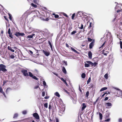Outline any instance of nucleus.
<instances>
[{
    "mask_svg": "<svg viewBox=\"0 0 122 122\" xmlns=\"http://www.w3.org/2000/svg\"><path fill=\"white\" fill-rule=\"evenodd\" d=\"M86 62L87 63H85V66L86 67H89L90 66V65H91L92 67H95L97 64V63L96 62H95L93 63L92 62L90 61H87Z\"/></svg>",
    "mask_w": 122,
    "mask_h": 122,
    "instance_id": "f257e3e1",
    "label": "nucleus"
},
{
    "mask_svg": "<svg viewBox=\"0 0 122 122\" xmlns=\"http://www.w3.org/2000/svg\"><path fill=\"white\" fill-rule=\"evenodd\" d=\"M6 66L4 65L1 64H0V72L1 71L4 72H5L7 71V70L6 69Z\"/></svg>",
    "mask_w": 122,
    "mask_h": 122,
    "instance_id": "f03ea898",
    "label": "nucleus"
},
{
    "mask_svg": "<svg viewBox=\"0 0 122 122\" xmlns=\"http://www.w3.org/2000/svg\"><path fill=\"white\" fill-rule=\"evenodd\" d=\"M21 72L25 76H28V73L26 70L23 69L21 70Z\"/></svg>",
    "mask_w": 122,
    "mask_h": 122,
    "instance_id": "7ed1b4c3",
    "label": "nucleus"
},
{
    "mask_svg": "<svg viewBox=\"0 0 122 122\" xmlns=\"http://www.w3.org/2000/svg\"><path fill=\"white\" fill-rule=\"evenodd\" d=\"M33 115L36 119L40 120V117L37 113H34L33 114Z\"/></svg>",
    "mask_w": 122,
    "mask_h": 122,
    "instance_id": "20e7f679",
    "label": "nucleus"
},
{
    "mask_svg": "<svg viewBox=\"0 0 122 122\" xmlns=\"http://www.w3.org/2000/svg\"><path fill=\"white\" fill-rule=\"evenodd\" d=\"M35 74H34L33 75L32 74V73L30 72H29L28 75V76L29 75V76H35V75H36V76H38V72L37 71H35Z\"/></svg>",
    "mask_w": 122,
    "mask_h": 122,
    "instance_id": "39448f33",
    "label": "nucleus"
},
{
    "mask_svg": "<svg viewBox=\"0 0 122 122\" xmlns=\"http://www.w3.org/2000/svg\"><path fill=\"white\" fill-rule=\"evenodd\" d=\"M8 33L9 34V36L11 39H13V36L12 35V33L11 32L10 29V28L8 29Z\"/></svg>",
    "mask_w": 122,
    "mask_h": 122,
    "instance_id": "423d86ee",
    "label": "nucleus"
},
{
    "mask_svg": "<svg viewBox=\"0 0 122 122\" xmlns=\"http://www.w3.org/2000/svg\"><path fill=\"white\" fill-rule=\"evenodd\" d=\"M43 52L44 54L47 56H48L50 54V52L49 51H47L43 50Z\"/></svg>",
    "mask_w": 122,
    "mask_h": 122,
    "instance_id": "0eeeda50",
    "label": "nucleus"
},
{
    "mask_svg": "<svg viewBox=\"0 0 122 122\" xmlns=\"http://www.w3.org/2000/svg\"><path fill=\"white\" fill-rule=\"evenodd\" d=\"M60 78L61 79V80L63 81L64 82V83L65 84L66 86H68V85L66 82V80H65V78Z\"/></svg>",
    "mask_w": 122,
    "mask_h": 122,
    "instance_id": "6e6552de",
    "label": "nucleus"
},
{
    "mask_svg": "<svg viewBox=\"0 0 122 122\" xmlns=\"http://www.w3.org/2000/svg\"><path fill=\"white\" fill-rule=\"evenodd\" d=\"M0 92L1 93H2L5 97H6L5 93L4 92H3V89L2 87H0Z\"/></svg>",
    "mask_w": 122,
    "mask_h": 122,
    "instance_id": "1a4fd4ad",
    "label": "nucleus"
},
{
    "mask_svg": "<svg viewBox=\"0 0 122 122\" xmlns=\"http://www.w3.org/2000/svg\"><path fill=\"white\" fill-rule=\"evenodd\" d=\"M94 42L93 41H92L89 45V48L90 49H92L94 45Z\"/></svg>",
    "mask_w": 122,
    "mask_h": 122,
    "instance_id": "9d476101",
    "label": "nucleus"
},
{
    "mask_svg": "<svg viewBox=\"0 0 122 122\" xmlns=\"http://www.w3.org/2000/svg\"><path fill=\"white\" fill-rule=\"evenodd\" d=\"M88 56L90 59H91L92 56V53L91 51H89L88 53Z\"/></svg>",
    "mask_w": 122,
    "mask_h": 122,
    "instance_id": "9b49d317",
    "label": "nucleus"
},
{
    "mask_svg": "<svg viewBox=\"0 0 122 122\" xmlns=\"http://www.w3.org/2000/svg\"><path fill=\"white\" fill-rule=\"evenodd\" d=\"M82 110H83L86 107V104L85 103H83L82 104Z\"/></svg>",
    "mask_w": 122,
    "mask_h": 122,
    "instance_id": "f8f14e48",
    "label": "nucleus"
},
{
    "mask_svg": "<svg viewBox=\"0 0 122 122\" xmlns=\"http://www.w3.org/2000/svg\"><path fill=\"white\" fill-rule=\"evenodd\" d=\"M71 49L73 51L75 52L76 53L79 54V53L75 49L73 48L72 47H71Z\"/></svg>",
    "mask_w": 122,
    "mask_h": 122,
    "instance_id": "ddd939ff",
    "label": "nucleus"
},
{
    "mask_svg": "<svg viewBox=\"0 0 122 122\" xmlns=\"http://www.w3.org/2000/svg\"><path fill=\"white\" fill-rule=\"evenodd\" d=\"M62 71L65 74L66 73V71L65 68L64 67H63L62 69Z\"/></svg>",
    "mask_w": 122,
    "mask_h": 122,
    "instance_id": "4468645a",
    "label": "nucleus"
},
{
    "mask_svg": "<svg viewBox=\"0 0 122 122\" xmlns=\"http://www.w3.org/2000/svg\"><path fill=\"white\" fill-rule=\"evenodd\" d=\"M7 48L9 50H10L12 52H14L15 51L14 50L12 49L11 47L10 46H8L7 47Z\"/></svg>",
    "mask_w": 122,
    "mask_h": 122,
    "instance_id": "2eb2a0df",
    "label": "nucleus"
},
{
    "mask_svg": "<svg viewBox=\"0 0 122 122\" xmlns=\"http://www.w3.org/2000/svg\"><path fill=\"white\" fill-rule=\"evenodd\" d=\"M35 34H33L31 35H28L27 36V38H32L33 36H34Z\"/></svg>",
    "mask_w": 122,
    "mask_h": 122,
    "instance_id": "dca6fc26",
    "label": "nucleus"
},
{
    "mask_svg": "<svg viewBox=\"0 0 122 122\" xmlns=\"http://www.w3.org/2000/svg\"><path fill=\"white\" fill-rule=\"evenodd\" d=\"M14 53H13L12 54L9 56V57L10 59H13L15 58V56L14 55Z\"/></svg>",
    "mask_w": 122,
    "mask_h": 122,
    "instance_id": "f3484780",
    "label": "nucleus"
},
{
    "mask_svg": "<svg viewBox=\"0 0 122 122\" xmlns=\"http://www.w3.org/2000/svg\"><path fill=\"white\" fill-rule=\"evenodd\" d=\"M11 90H12L11 89L10 87L7 88L6 90V93H8Z\"/></svg>",
    "mask_w": 122,
    "mask_h": 122,
    "instance_id": "a211bd4d",
    "label": "nucleus"
},
{
    "mask_svg": "<svg viewBox=\"0 0 122 122\" xmlns=\"http://www.w3.org/2000/svg\"><path fill=\"white\" fill-rule=\"evenodd\" d=\"M92 23V22H90V25L88 27L89 29H90L91 27H92V26L93 25Z\"/></svg>",
    "mask_w": 122,
    "mask_h": 122,
    "instance_id": "6ab92c4d",
    "label": "nucleus"
},
{
    "mask_svg": "<svg viewBox=\"0 0 122 122\" xmlns=\"http://www.w3.org/2000/svg\"><path fill=\"white\" fill-rule=\"evenodd\" d=\"M48 43L49 44V45L50 46L51 50H53L52 46V44H51V42L50 41H48Z\"/></svg>",
    "mask_w": 122,
    "mask_h": 122,
    "instance_id": "aec40b11",
    "label": "nucleus"
},
{
    "mask_svg": "<svg viewBox=\"0 0 122 122\" xmlns=\"http://www.w3.org/2000/svg\"><path fill=\"white\" fill-rule=\"evenodd\" d=\"M20 32H16L15 33L14 35L16 36L17 37H18L20 36Z\"/></svg>",
    "mask_w": 122,
    "mask_h": 122,
    "instance_id": "412c9836",
    "label": "nucleus"
},
{
    "mask_svg": "<svg viewBox=\"0 0 122 122\" xmlns=\"http://www.w3.org/2000/svg\"><path fill=\"white\" fill-rule=\"evenodd\" d=\"M107 88L106 87L102 88L100 90V91L101 92L107 89Z\"/></svg>",
    "mask_w": 122,
    "mask_h": 122,
    "instance_id": "4be33fe9",
    "label": "nucleus"
},
{
    "mask_svg": "<svg viewBox=\"0 0 122 122\" xmlns=\"http://www.w3.org/2000/svg\"><path fill=\"white\" fill-rule=\"evenodd\" d=\"M55 95L56 96L59 97H60V95L59 93L58 92H56L55 93Z\"/></svg>",
    "mask_w": 122,
    "mask_h": 122,
    "instance_id": "5701e85b",
    "label": "nucleus"
},
{
    "mask_svg": "<svg viewBox=\"0 0 122 122\" xmlns=\"http://www.w3.org/2000/svg\"><path fill=\"white\" fill-rule=\"evenodd\" d=\"M52 104V103L51 102H50L49 103V109L50 110L51 109V107Z\"/></svg>",
    "mask_w": 122,
    "mask_h": 122,
    "instance_id": "b1692460",
    "label": "nucleus"
},
{
    "mask_svg": "<svg viewBox=\"0 0 122 122\" xmlns=\"http://www.w3.org/2000/svg\"><path fill=\"white\" fill-rule=\"evenodd\" d=\"M106 104L107 105V106L108 107L111 106H112V104L109 102L107 103H106Z\"/></svg>",
    "mask_w": 122,
    "mask_h": 122,
    "instance_id": "393cba45",
    "label": "nucleus"
},
{
    "mask_svg": "<svg viewBox=\"0 0 122 122\" xmlns=\"http://www.w3.org/2000/svg\"><path fill=\"white\" fill-rule=\"evenodd\" d=\"M43 82V84L44 85V86L46 87H47V86L46 85L45 81H44Z\"/></svg>",
    "mask_w": 122,
    "mask_h": 122,
    "instance_id": "a878e982",
    "label": "nucleus"
},
{
    "mask_svg": "<svg viewBox=\"0 0 122 122\" xmlns=\"http://www.w3.org/2000/svg\"><path fill=\"white\" fill-rule=\"evenodd\" d=\"M99 114L100 116V120H102V113H99Z\"/></svg>",
    "mask_w": 122,
    "mask_h": 122,
    "instance_id": "bb28decb",
    "label": "nucleus"
},
{
    "mask_svg": "<svg viewBox=\"0 0 122 122\" xmlns=\"http://www.w3.org/2000/svg\"><path fill=\"white\" fill-rule=\"evenodd\" d=\"M31 4V5L34 7L36 8L37 7V5L34 4L33 3H32Z\"/></svg>",
    "mask_w": 122,
    "mask_h": 122,
    "instance_id": "cd10ccee",
    "label": "nucleus"
},
{
    "mask_svg": "<svg viewBox=\"0 0 122 122\" xmlns=\"http://www.w3.org/2000/svg\"><path fill=\"white\" fill-rule=\"evenodd\" d=\"M119 44L120 46V48L121 49H122V42L121 41H120Z\"/></svg>",
    "mask_w": 122,
    "mask_h": 122,
    "instance_id": "c85d7f7f",
    "label": "nucleus"
},
{
    "mask_svg": "<svg viewBox=\"0 0 122 122\" xmlns=\"http://www.w3.org/2000/svg\"><path fill=\"white\" fill-rule=\"evenodd\" d=\"M18 116V114L17 113H15L14 114V116L13 117V118H16Z\"/></svg>",
    "mask_w": 122,
    "mask_h": 122,
    "instance_id": "c756f323",
    "label": "nucleus"
},
{
    "mask_svg": "<svg viewBox=\"0 0 122 122\" xmlns=\"http://www.w3.org/2000/svg\"><path fill=\"white\" fill-rule=\"evenodd\" d=\"M105 42H106V41H105V42H104V43H103L102 44V45L99 48L100 49H101V48L102 49L103 48V47L105 43Z\"/></svg>",
    "mask_w": 122,
    "mask_h": 122,
    "instance_id": "7c9ffc66",
    "label": "nucleus"
},
{
    "mask_svg": "<svg viewBox=\"0 0 122 122\" xmlns=\"http://www.w3.org/2000/svg\"><path fill=\"white\" fill-rule=\"evenodd\" d=\"M27 112L26 110H24L22 112V114L24 115H25L27 113Z\"/></svg>",
    "mask_w": 122,
    "mask_h": 122,
    "instance_id": "2f4dec72",
    "label": "nucleus"
},
{
    "mask_svg": "<svg viewBox=\"0 0 122 122\" xmlns=\"http://www.w3.org/2000/svg\"><path fill=\"white\" fill-rule=\"evenodd\" d=\"M91 80V78L90 77L87 81V84H88L90 82Z\"/></svg>",
    "mask_w": 122,
    "mask_h": 122,
    "instance_id": "473e14b6",
    "label": "nucleus"
},
{
    "mask_svg": "<svg viewBox=\"0 0 122 122\" xmlns=\"http://www.w3.org/2000/svg\"><path fill=\"white\" fill-rule=\"evenodd\" d=\"M50 19V18L49 17L47 18H46L45 19H43L42 20H45L46 21H48Z\"/></svg>",
    "mask_w": 122,
    "mask_h": 122,
    "instance_id": "72a5a7b5",
    "label": "nucleus"
},
{
    "mask_svg": "<svg viewBox=\"0 0 122 122\" xmlns=\"http://www.w3.org/2000/svg\"><path fill=\"white\" fill-rule=\"evenodd\" d=\"M89 91H87L86 92V96L87 97H88L89 94Z\"/></svg>",
    "mask_w": 122,
    "mask_h": 122,
    "instance_id": "f704fd0d",
    "label": "nucleus"
},
{
    "mask_svg": "<svg viewBox=\"0 0 122 122\" xmlns=\"http://www.w3.org/2000/svg\"><path fill=\"white\" fill-rule=\"evenodd\" d=\"M77 32L76 31H73L71 33V35H73L75 33H76Z\"/></svg>",
    "mask_w": 122,
    "mask_h": 122,
    "instance_id": "c9c22d12",
    "label": "nucleus"
},
{
    "mask_svg": "<svg viewBox=\"0 0 122 122\" xmlns=\"http://www.w3.org/2000/svg\"><path fill=\"white\" fill-rule=\"evenodd\" d=\"M44 106L46 108L48 107V104L47 103H45L44 105Z\"/></svg>",
    "mask_w": 122,
    "mask_h": 122,
    "instance_id": "e433bc0d",
    "label": "nucleus"
},
{
    "mask_svg": "<svg viewBox=\"0 0 122 122\" xmlns=\"http://www.w3.org/2000/svg\"><path fill=\"white\" fill-rule=\"evenodd\" d=\"M75 14L74 13L72 16L71 19L72 20H73L74 19V17L75 16Z\"/></svg>",
    "mask_w": 122,
    "mask_h": 122,
    "instance_id": "4c0bfd02",
    "label": "nucleus"
},
{
    "mask_svg": "<svg viewBox=\"0 0 122 122\" xmlns=\"http://www.w3.org/2000/svg\"><path fill=\"white\" fill-rule=\"evenodd\" d=\"M9 18L10 20L12 21V16H11V15L10 14H9Z\"/></svg>",
    "mask_w": 122,
    "mask_h": 122,
    "instance_id": "58836bf2",
    "label": "nucleus"
},
{
    "mask_svg": "<svg viewBox=\"0 0 122 122\" xmlns=\"http://www.w3.org/2000/svg\"><path fill=\"white\" fill-rule=\"evenodd\" d=\"M63 62L65 64L66 66H67V61H63Z\"/></svg>",
    "mask_w": 122,
    "mask_h": 122,
    "instance_id": "ea45409f",
    "label": "nucleus"
},
{
    "mask_svg": "<svg viewBox=\"0 0 122 122\" xmlns=\"http://www.w3.org/2000/svg\"><path fill=\"white\" fill-rule=\"evenodd\" d=\"M20 36H23L25 35V34L24 33H20Z\"/></svg>",
    "mask_w": 122,
    "mask_h": 122,
    "instance_id": "a19ab883",
    "label": "nucleus"
},
{
    "mask_svg": "<svg viewBox=\"0 0 122 122\" xmlns=\"http://www.w3.org/2000/svg\"><path fill=\"white\" fill-rule=\"evenodd\" d=\"M93 32V29H92V30H91L89 32H88V34H90V33H92Z\"/></svg>",
    "mask_w": 122,
    "mask_h": 122,
    "instance_id": "79ce46f5",
    "label": "nucleus"
},
{
    "mask_svg": "<svg viewBox=\"0 0 122 122\" xmlns=\"http://www.w3.org/2000/svg\"><path fill=\"white\" fill-rule=\"evenodd\" d=\"M32 78L36 80H38V78L36 77H32Z\"/></svg>",
    "mask_w": 122,
    "mask_h": 122,
    "instance_id": "37998d69",
    "label": "nucleus"
},
{
    "mask_svg": "<svg viewBox=\"0 0 122 122\" xmlns=\"http://www.w3.org/2000/svg\"><path fill=\"white\" fill-rule=\"evenodd\" d=\"M88 41H90V42L92 40V39L91 38H88Z\"/></svg>",
    "mask_w": 122,
    "mask_h": 122,
    "instance_id": "c03bdc74",
    "label": "nucleus"
},
{
    "mask_svg": "<svg viewBox=\"0 0 122 122\" xmlns=\"http://www.w3.org/2000/svg\"><path fill=\"white\" fill-rule=\"evenodd\" d=\"M83 25L82 24H81V26L80 27V29H83Z\"/></svg>",
    "mask_w": 122,
    "mask_h": 122,
    "instance_id": "a18cd8bd",
    "label": "nucleus"
},
{
    "mask_svg": "<svg viewBox=\"0 0 122 122\" xmlns=\"http://www.w3.org/2000/svg\"><path fill=\"white\" fill-rule=\"evenodd\" d=\"M38 0H33V2L35 4H37Z\"/></svg>",
    "mask_w": 122,
    "mask_h": 122,
    "instance_id": "49530a36",
    "label": "nucleus"
},
{
    "mask_svg": "<svg viewBox=\"0 0 122 122\" xmlns=\"http://www.w3.org/2000/svg\"><path fill=\"white\" fill-rule=\"evenodd\" d=\"M59 17V16L58 15L56 14L55 15V17L56 18H58Z\"/></svg>",
    "mask_w": 122,
    "mask_h": 122,
    "instance_id": "de8ad7c7",
    "label": "nucleus"
},
{
    "mask_svg": "<svg viewBox=\"0 0 122 122\" xmlns=\"http://www.w3.org/2000/svg\"><path fill=\"white\" fill-rule=\"evenodd\" d=\"M64 91L66 92L67 94H69V93L67 92L66 90H65V89H64Z\"/></svg>",
    "mask_w": 122,
    "mask_h": 122,
    "instance_id": "09e8293b",
    "label": "nucleus"
},
{
    "mask_svg": "<svg viewBox=\"0 0 122 122\" xmlns=\"http://www.w3.org/2000/svg\"><path fill=\"white\" fill-rule=\"evenodd\" d=\"M45 92H42V96L43 97H44L45 96Z\"/></svg>",
    "mask_w": 122,
    "mask_h": 122,
    "instance_id": "8fccbe9b",
    "label": "nucleus"
},
{
    "mask_svg": "<svg viewBox=\"0 0 122 122\" xmlns=\"http://www.w3.org/2000/svg\"><path fill=\"white\" fill-rule=\"evenodd\" d=\"M4 18L5 19V20H6L7 21H8V19L5 16H4Z\"/></svg>",
    "mask_w": 122,
    "mask_h": 122,
    "instance_id": "3c124183",
    "label": "nucleus"
},
{
    "mask_svg": "<svg viewBox=\"0 0 122 122\" xmlns=\"http://www.w3.org/2000/svg\"><path fill=\"white\" fill-rule=\"evenodd\" d=\"M81 76H86V74L84 73H83L82 74Z\"/></svg>",
    "mask_w": 122,
    "mask_h": 122,
    "instance_id": "603ef678",
    "label": "nucleus"
},
{
    "mask_svg": "<svg viewBox=\"0 0 122 122\" xmlns=\"http://www.w3.org/2000/svg\"><path fill=\"white\" fill-rule=\"evenodd\" d=\"M63 15H64V16H66V17H68V15H67L66 14V13H63Z\"/></svg>",
    "mask_w": 122,
    "mask_h": 122,
    "instance_id": "864d4df0",
    "label": "nucleus"
},
{
    "mask_svg": "<svg viewBox=\"0 0 122 122\" xmlns=\"http://www.w3.org/2000/svg\"><path fill=\"white\" fill-rule=\"evenodd\" d=\"M56 122H59V120L57 118H56Z\"/></svg>",
    "mask_w": 122,
    "mask_h": 122,
    "instance_id": "5fc2aeb1",
    "label": "nucleus"
},
{
    "mask_svg": "<svg viewBox=\"0 0 122 122\" xmlns=\"http://www.w3.org/2000/svg\"><path fill=\"white\" fill-rule=\"evenodd\" d=\"M107 92H105V93L104 94H103L102 96H101V97H102V98L103 97H104V96H105V95L106 94H107Z\"/></svg>",
    "mask_w": 122,
    "mask_h": 122,
    "instance_id": "6e6d98bb",
    "label": "nucleus"
},
{
    "mask_svg": "<svg viewBox=\"0 0 122 122\" xmlns=\"http://www.w3.org/2000/svg\"><path fill=\"white\" fill-rule=\"evenodd\" d=\"M110 119H107L105 120V121H108V122L110 121Z\"/></svg>",
    "mask_w": 122,
    "mask_h": 122,
    "instance_id": "4d7b16f0",
    "label": "nucleus"
},
{
    "mask_svg": "<svg viewBox=\"0 0 122 122\" xmlns=\"http://www.w3.org/2000/svg\"><path fill=\"white\" fill-rule=\"evenodd\" d=\"M122 10H117V13H119V12H120Z\"/></svg>",
    "mask_w": 122,
    "mask_h": 122,
    "instance_id": "13d9d810",
    "label": "nucleus"
},
{
    "mask_svg": "<svg viewBox=\"0 0 122 122\" xmlns=\"http://www.w3.org/2000/svg\"><path fill=\"white\" fill-rule=\"evenodd\" d=\"M4 81L3 82V86H4V84L6 83V82L7 81Z\"/></svg>",
    "mask_w": 122,
    "mask_h": 122,
    "instance_id": "bf43d9fd",
    "label": "nucleus"
},
{
    "mask_svg": "<svg viewBox=\"0 0 122 122\" xmlns=\"http://www.w3.org/2000/svg\"><path fill=\"white\" fill-rule=\"evenodd\" d=\"M108 99V97H106L104 99L105 101H107Z\"/></svg>",
    "mask_w": 122,
    "mask_h": 122,
    "instance_id": "052dcab7",
    "label": "nucleus"
},
{
    "mask_svg": "<svg viewBox=\"0 0 122 122\" xmlns=\"http://www.w3.org/2000/svg\"><path fill=\"white\" fill-rule=\"evenodd\" d=\"M66 46L68 48H69V45L67 43H66Z\"/></svg>",
    "mask_w": 122,
    "mask_h": 122,
    "instance_id": "680f3d73",
    "label": "nucleus"
},
{
    "mask_svg": "<svg viewBox=\"0 0 122 122\" xmlns=\"http://www.w3.org/2000/svg\"><path fill=\"white\" fill-rule=\"evenodd\" d=\"M119 122H121L122 121V119L121 118H119L118 120Z\"/></svg>",
    "mask_w": 122,
    "mask_h": 122,
    "instance_id": "e2e57ef3",
    "label": "nucleus"
},
{
    "mask_svg": "<svg viewBox=\"0 0 122 122\" xmlns=\"http://www.w3.org/2000/svg\"><path fill=\"white\" fill-rule=\"evenodd\" d=\"M38 87V86H35L34 87V88L35 89H37Z\"/></svg>",
    "mask_w": 122,
    "mask_h": 122,
    "instance_id": "0e129e2a",
    "label": "nucleus"
},
{
    "mask_svg": "<svg viewBox=\"0 0 122 122\" xmlns=\"http://www.w3.org/2000/svg\"><path fill=\"white\" fill-rule=\"evenodd\" d=\"M104 76H108V74L107 73L106 74L104 75Z\"/></svg>",
    "mask_w": 122,
    "mask_h": 122,
    "instance_id": "69168bd1",
    "label": "nucleus"
},
{
    "mask_svg": "<svg viewBox=\"0 0 122 122\" xmlns=\"http://www.w3.org/2000/svg\"><path fill=\"white\" fill-rule=\"evenodd\" d=\"M29 51L31 54H33V52L31 51L30 50Z\"/></svg>",
    "mask_w": 122,
    "mask_h": 122,
    "instance_id": "338daca9",
    "label": "nucleus"
},
{
    "mask_svg": "<svg viewBox=\"0 0 122 122\" xmlns=\"http://www.w3.org/2000/svg\"><path fill=\"white\" fill-rule=\"evenodd\" d=\"M56 76H58V74H57V73H53Z\"/></svg>",
    "mask_w": 122,
    "mask_h": 122,
    "instance_id": "774afa93",
    "label": "nucleus"
}]
</instances>
